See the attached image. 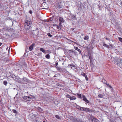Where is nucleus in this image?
<instances>
[{
	"label": "nucleus",
	"instance_id": "f257e3e1",
	"mask_svg": "<svg viewBox=\"0 0 122 122\" xmlns=\"http://www.w3.org/2000/svg\"><path fill=\"white\" fill-rule=\"evenodd\" d=\"M25 29L29 30L31 27L32 23L30 18L27 17L25 20Z\"/></svg>",
	"mask_w": 122,
	"mask_h": 122
},
{
	"label": "nucleus",
	"instance_id": "f03ea898",
	"mask_svg": "<svg viewBox=\"0 0 122 122\" xmlns=\"http://www.w3.org/2000/svg\"><path fill=\"white\" fill-rule=\"evenodd\" d=\"M67 54L69 56L71 57L77 55V53L75 50L73 49L67 50Z\"/></svg>",
	"mask_w": 122,
	"mask_h": 122
},
{
	"label": "nucleus",
	"instance_id": "7ed1b4c3",
	"mask_svg": "<svg viewBox=\"0 0 122 122\" xmlns=\"http://www.w3.org/2000/svg\"><path fill=\"white\" fill-rule=\"evenodd\" d=\"M121 59L116 58L114 60L115 64L120 68L122 67V63Z\"/></svg>",
	"mask_w": 122,
	"mask_h": 122
},
{
	"label": "nucleus",
	"instance_id": "20e7f679",
	"mask_svg": "<svg viewBox=\"0 0 122 122\" xmlns=\"http://www.w3.org/2000/svg\"><path fill=\"white\" fill-rule=\"evenodd\" d=\"M22 98L24 99L27 101H30L34 100L35 99V97H34L32 95L29 96H22Z\"/></svg>",
	"mask_w": 122,
	"mask_h": 122
},
{
	"label": "nucleus",
	"instance_id": "39448f33",
	"mask_svg": "<svg viewBox=\"0 0 122 122\" xmlns=\"http://www.w3.org/2000/svg\"><path fill=\"white\" fill-rule=\"evenodd\" d=\"M77 7L79 11H81L83 10L84 8V6L82 3L81 2H79L77 5Z\"/></svg>",
	"mask_w": 122,
	"mask_h": 122
},
{
	"label": "nucleus",
	"instance_id": "423d86ee",
	"mask_svg": "<svg viewBox=\"0 0 122 122\" xmlns=\"http://www.w3.org/2000/svg\"><path fill=\"white\" fill-rule=\"evenodd\" d=\"M81 110L83 111L88 112L90 113L92 112H93V111L91 109L83 107H81Z\"/></svg>",
	"mask_w": 122,
	"mask_h": 122
},
{
	"label": "nucleus",
	"instance_id": "0eeeda50",
	"mask_svg": "<svg viewBox=\"0 0 122 122\" xmlns=\"http://www.w3.org/2000/svg\"><path fill=\"white\" fill-rule=\"evenodd\" d=\"M29 80L27 78L24 77L21 79L20 83H21L27 84V82H29Z\"/></svg>",
	"mask_w": 122,
	"mask_h": 122
},
{
	"label": "nucleus",
	"instance_id": "6e6552de",
	"mask_svg": "<svg viewBox=\"0 0 122 122\" xmlns=\"http://www.w3.org/2000/svg\"><path fill=\"white\" fill-rule=\"evenodd\" d=\"M19 66L20 69L23 70L24 68H26L27 67V65L26 63H25L22 65H19Z\"/></svg>",
	"mask_w": 122,
	"mask_h": 122
},
{
	"label": "nucleus",
	"instance_id": "1a4fd4ad",
	"mask_svg": "<svg viewBox=\"0 0 122 122\" xmlns=\"http://www.w3.org/2000/svg\"><path fill=\"white\" fill-rule=\"evenodd\" d=\"M59 20L60 22L59 24V25L60 26H61L62 25H61V24L63 23L64 22V19L61 17H60Z\"/></svg>",
	"mask_w": 122,
	"mask_h": 122
},
{
	"label": "nucleus",
	"instance_id": "9d476101",
	"mask_svg": "<svg viewBox=\"0 0 122 122\" xmlns=\"http://www.w3.org/2000/svg\"><path fill=\"white\" fill-rule=\"evenodd\" d=\"M14 80L15 81L19 82H20V81L21 80V78L18 76H16L15 75Z\"/></svg>",
	"mask_w": 122,
	"mask_h": 122
},
{
	"label": "nucleus",
	"instance_id": "9b49d317",
	"mask_svg": "<svg viewBox=\"0 0 122 122\" xmlns=\"http://www.w3.org/2000/svg\"><path fill=\"white\" fill-rule=\"evenodd\" d=\"M88 56L90 62H92L93 60V58L90 52H88Z\"/></svg>",
	"mask_w": 122,
	"mask_h": 122
},
{
	"label": "nucleus",
	"instance_id": "f8f14e48",
	"mask_svg": "<svg viewBox=\"0 0 122 122\" xmlns=\"http://www.w3.org/2000/svg\"><path fill=\"white\" fill-rule=\"evenodd\" d=\"M82 98L83 100L85 102L87 103H89V101L87 99L85 96L83 95H82Z\"/></svg>",
	"mask_w": 122,
	"mask_h": 122
},
{
	"label": "nucleus",
	"instance_id": "ddd939ff",
	"mask_svg": "<svg viewBox=\"0 0 122 122\" xmlns=\"http://www.w3.org/2000/svg\"><path fill=\"white\" fill-rule=\"evenodd\" d=\"M57 7L60 8H62L63 7V6L62 5L61 2H58L57 5Z\"/></svg>",
	"mask_w": 122,
	"mask_h": 122
},
{
	"label": "nucleus",
	"instance_id": "4468645a",
	"mask_svg": "<svg viewBox=\"0 0 122 122\" xmlns=\"http://www.w3.org/2000/svg\"><path fill=\"white\" fill-rule=\"evenodd\" d=\"M35 45V44L33 43L30 46L29 48V50L30 51H31L32 50L33 47L34 46V45Z\"/></svg>",
	"mask_w": 122,
	"mask_h": 122
},
{
	"label": "nucleus",
	"instance_id": "2eb2a0df",
	"mask_svg": "<svg viewBox=\"0 0 122 122\" xmlns=\"http://www.w3.org/2000/svg\"><path fill=\"white\" fill-rule=\"evenodd\" d=\"M103 45L104 46H105L106 47H107L108 49L111 48L109 46L107 45L104 42L103 43Z\"/></svg>",
	"mask_w": 122,
	"mask_h": 122
},
{
	"label": "nucleus",
	"instance_id": "dca6fc26",
	"mask_svg": "<svg viewBox=\"0 0 122 122\" xmlns=\"http://www.w3.org/2000/svg\"><path fill=\"white\" fill-rule=\"evenodd\" d=\"M74 48L75 50L77 51H78L79 54H81V50L80 49H79L77 47L75 46L74 47Z\"/></svg>",
	"mask_w": 122,
	"mask_h": 122
},
{
	"label": "nucleus",
	"instance_id": "f3484780",
	"mask_svg": "<svg viewBox=\"0 0 122 122\" xmlns=\"http://www.w3.org/2000/svg\"><path fill=\"white\" fill-rule=\"evenodd\" d=\"M92 122H100V121L96 118H93L92 120Z\"/></svg>",
	"mask_w": 122,
	"mask_h": 122
},
{
	"label": "nucleus",
	"instance_id": "a211bd4d",
	"mask_svg": "<svg viewBox=\"0 0 122 122\" xmlns=\"http://www.w3.org/2000/svg\"><path fill=\"white\" fill-rule=\"evenodd\" d=\"M14 76L15 75H12V76H10L8 77V79H10L11 80H12L13 79H14Z\"/></svg>",
	"mask_w": 122,
	"mask_h": 122
},
{
	"label": "nucleus",
	"instance_id": "6ab92c4d",
	"mask_svg": "<svg viewBox=\"0 0 122 122\" xmlns=\"http://www.w3.org/2000/svg\"><path fill=\"white\" fill-rule=\"evenodd\" d=\"M33 34L35 35H38V33L37 30H34L33 32Z\"/></svg>",
	"mask_w": 122,
	"mask_h": 122
},
{
	"label": "nucleus",
	"instance_id": "aec40b11",
	"mask_svg": "<svg viewBox=\"0 0 122 122\" xmlns=\"http://www.w3.org/2000/svg\"><path fill=\"white\" fill-rule=\"evenodd\" d=\"M106 85L107 86L109 87L111 89V91L112 90H113V88L110 85H109V84L107 83H106Z\"/></svg>",
	"mask_w": 122,
	"mask_h": 122
},
{
	"label": "nucleus",
	"instance_id": "412c9836",
	"mask_svg": "<svg viewBox=\"0 0 122 122\" xmlns=\"http://www.w3.org/2000/svg\"><path fill=\"white\" fill-rule=\"evenodd\" d=\"M57 70L59 71H61L62 70V68H60L59 66H57L56 67Z\"/></svg>",
	"mask_w": 122,
	"mask_h": 122
},
{
	"label": "nucleus",
	"instance_id": "4be33fe9",
	"mask_svg": "<svg viewBox=\"0 0 122 122\" xmlns=\"http://www.w3.org/2000/svg\"><path fill=\"white\" fill-rule=\"evenodd\" d=\"M98 96L101 98H103L104 97V96L102 94H99L98 95Z\"/></svg>",
	"mask_w": 122,
	"mask_h": 122
},
{
	"label": "nucleus",
	"instance_id": "5701e85b",
	"mask_svg": "<svg viewBox=\"0 0 122 122\" xmlns=\"http://www.w3.org/2000/svg\"><path fill=\"white\" fill-rule=\"evenodd\" d=\"M40 50L43 52V53H44L45 52V50L43 48H41L40 49Z\"/></svg>",
	"mask_w": 122,
	"mask_h": 122
},
{
	"label": "nucleus",
	"instance_id": "b1692460",
	"mask_svg": "<svg viewBox=\"0 0 122 122\" xmlns=\"http://www.w3.org/2000/svg\"><path fill=\"white\" fill-rule=\"evenodd\" d=\"M70 99V100H75L76 99V98L74 96H73L72 97L71 96Z\"/></svg>",
	"mask_w": 122,
	"mask_h": 122
},
{
	"label": "nucleus",
	"instance_id": "393cba45",
	"mask_svg": "<svg viewBox=\"0 0 122 122\" xmlns=\"http://www.w3.org/2000/svg\"><path fill=\"white\" fill-rule=\"evenodd\" d=\"M12 111L14 113L16 114V115L18 114V112L15 110L13 109L12 110Z\"/></svg>",
	"mask_w": 122,
	"mask_h": 122
},
{
	"label": "nucleus",
	"instance_id": "a878e982",
	"mask_svg": "<svg viewBox=\"0 0 122 122\" xmlns=\"http://www.w3.org/2000/svg\"><path fill=\"white\" fill-rule=\"evenodd\" d=\"M45 57L46 58L49 59L50 58V56L49 54H48L46 55Z\"/></svg>",
	"mask_w": 122,
	"mask_h": 122
},
{
	"label": "nucleus",
	"instance_id": "bb28decb",
	"mask_svg": "<svg viewBox=\"0 0 122 122\" xmlns=\"http://www.w3.org/2000/svg\"><path fill=\"white\" fill-rule=\"evenodd\" d=\"M84 39L85 40H87L89 39V37L88 36H85Z\"/></svg>",
	"mask_w": 122,
	"mask_h": 122
},
{
	"label": "nucleus",
	"instance_id": "cd10ccee",
	"mask_svg": "<svg viewBox=\"0 0 122 122\" xmlns=\"http://www.w3.org/2000/svg\"><path fill=\"white\" fill-rule=\"evenodd\" d=\"M76 108L78 109L79 110H81V107L80 106L76 105Z\"/></svg>",
	"mask_w": 122,
	"mask_h": 122
},
{
	"label": "nucleus",
	"instance_id": "c85d7f7f",
	"mask_svg": "<svg viewBox=\"0 0 122 122\" xmlns=\"http://www.w3.org/2000/svg\"><path fill=\"white\" fill-rule=\"evenodd\" d=\"M55 116L57 119H58L60 120V119H61V118L60 117H59V116L58 115H56Z\"/></svg>",
	"mask_w": 122,
	"mask_h": 122
},
{
	"label": "nucleus",
	"instance_id": "c756f323",
	"mask_svg": "<svg viewBox=\"0 0 122 122\" xmlns=\"http://www.w3.org/2000/svg\"><path fill=\"white\" fill-rule=\"evenodd\" d=\"M102 81L105 84H106L107 83V81L104 79H103L102 80Z\"/></svg>",
	"mask_w": 122,
	"mask_h": 122
},
{
	"label": "nucleus",
	"instance_id": "7c9ffc66",
	"mask_svg": "<svg viewBox=\"0 0 122 122\" xmlns=\"http://www.w3.org/2000/svg\"><path fill=\"white\" fill-rule=\"evenodd\" d=\"M77 96H78L79 97V98H81V95L80 94H79L78 93H77Z\"/></svg>",
	"mask_w": 122,
	"mask_h": 122
},
{
	"label": "nucleus",
	"instance_id": "2f4dec72",
	"mask_svg": "<svg viewBox=\"0 0 122 122\" xmlns=\"http://www.w3.org/2000/svg\"><path fill=\"white\" fill-rule=\"evenodd\" d=\"M3 84L4 85H5L6 86L7 84V81H4L3 82Z\"/></svg>",
	"mask_w": 122,
	"mask_h": 122
},
{
	"label": "nucleus",
	"instance_id": "473e14b6",
	"mask_svg": "<svg viewBox=\"0 0 122 122\" xmlns=\"http://www.w3.org/2000/svg\"><path fill=\"white\" fill-rule=\"evenodd\" d=\"M76 17L74 15H72L71 16V18L73 20H75Z\"/></svg>",
	"mask_w": 122,
	"mask_h": 122
},
{
	"label": "nucleus",
	"instance_id": "72a5a7b5",
	"mask_svg": "<svg viewBox=\"0 0 122 122\" xmlns=\"http://www.w3.org/2000/svg\"><path fill=\"white\" fill-rule=\"evenodd\" d=\"M71 97V96L68 94H67L66 95V97L69 98L70 99Z\"/></svg>",
	"mask_w": 122,
	"mask_h": 122
},
{
	"label": "nucleus",
	"instance_id": "f704fd0d",
	"mask_svg": "<svg viewBox=\"0 0 122 122\" xmlns=\"http://www.w3.org/2000/svg\"><path fill=\"white\" fill-rule=\"evenodd\" d=\"M118 38L119 40L122 43V38L120 37H118Z\"/></svg>",
	"mask_w": 122,
	"mask_h": 122
},
{
	"label": "nucleus",
	"instance_id": "c9c22d12",
	"mask_svg": "<svg viewBox=\"0 0 122 122\" xmlns=\"http://www.w3.org/2000/svg\"><path fill=\"white\" fill-rule=\"evenodd\" d=\"M47 35L48 36L50 37H51L52 36V35L50 33H48L47 34Z\"/></svg>",
	"mask_w": 122,
	"mask_h": 122
},
{
	"label": "nucleus",
	"instance_id": "e433bc0d",
	"mask_svg": "<svg viewBox=\"0 0 122 122\" xmlns=\"http://www.w3.org/2000/svg\"><path fill=\"white\" fill-rule=\"evenodd\" d=\"M33 122H39V121H38L37 119V118L36 119H34L33 120Z\"/></svg>",
	"mask_w": 122,
	"mask_h": 122
},
{
	"label": "nucleus",
	"instance_id": "4c0bfd02",
	"mask_svg": "<svg viewBox=\"0 0 122 122\" xmlns=\"http://www.w3.org/2000/svg\"><path fill=\"white\" fill-rule=\"evenodd\" d=\"M37 108L38 110H39L40 111H42V109L40 107H38Z\"/></svg>",
	"mask_w": 122,
	"mask_h": 122
},
{
	"label": "nucleus",
	"instance_id": "58836bf2",
	"mask_svg": "<svg viewBox=\"0 0 122 122\" xmlns=\"http://www.w3.org/2000/svg\"><path fill=\"white\" fill-rule=\"evenodd\" d=\"M56 28L57 29L60 30L61 29V28L60 27V26L59 25V26L58 25H56Z\"/></svg>",
	"mask_w": 122,
	"mask_h": 122
},
{
	"label": "nucleus",
	"instance_id": "ea45409f",
	"mask_svg": "<svg viewBox=\"0 0 122 122\" xmlns=\"http://www.w3.org/2000/svg\"><path fill=\"white\" fill-rule=\"evenodd\" d=\"M71 66L73 67H74L75 68L76 66L74 65L72 63H71Z\"/></svg>",
	"mask_w": 122,
	"mask_h": 122
},
{
	"label": "nucleus",
	"instance_id": "a19ab883",
	"mask_svg": "<svg viewBox=\"0 0 122 122\" xmlns=\"http://www.w3.org/2000/svg\"><path fill=\"white\" fill-rule=\"evenodd\" d=\"M82 75L85 77H86L87 76V75L85 73H83V74H82Z\"/></svg>",
	"mask_w": 122,
	"mask_h": 122
},
{
	"label": "nucleus",
	"instance_id": "79ce46f5",
	"mask_svg": "<svg viewBox=\"0 0 122 122\" xmlns=\"http://www.w3.org/2000/svg\"><path fill=\"white\" fill-rule=\"evenodd\" d=\"M106 8L108 10H109V6L108 5H107L106 7Z\"/></svg>",
	"mask_w": 122,
	"mask_h": 122
},
{
	"label": "nucleus",
	"instance_id": "37998d69",
	"mask_svg": "<svg viewBox=\"0 0 122 122\" xmlns=\"http://www.w3.org/2000/svg\"><path fill=\"white\" fill-rule=\"evenodd\" d=\"M68 41H69V42H70L71 43H74V42L73 41H71V40H68Z\"/></svg>",
	"mask_w": 122,
	"mask_h": 122
},
{
	"label": "nucleus",
	"instance_id": "c03bdc74",
	"mask_svg": "<svg viewBox=\"0 0 122 122\" xmlns=\"http://www.w3.org/2000/svg\"><path fill=\"white\" fill-rule=\"evenodd\" d=\"M29 13L30 14H31L32 13V12L31 10H30L29 11Z\"/></svg>",
	"mask_w": 122,
	"mask_h": 122
},
{
	"label": "nucleus",
	"instance_id": "a18cd8bd",
	"mask_svg": "<svg viewBox=\"0 0 122 122\" xmlns=\"http://www.w3.org/2000/svg\"><path fill=\"white\" fill-rule=\"evenodd\" d=\"M109 46L110 47H113V46L111 44H110Z\"/></svg>",
	"mask_w": 122,
	"mask_h": 122
},
{
	"label": "nucleus",
	"instance_id": "49530a36",
	"mask_svg": "<svg viewBox=\"0 0 122 122\" xmlns=\"http://www.w3.org/2000/svg\"><path fill=\"white\" fill-rule=\"evenodd\" d=\"M85 78L86 80L87 81L88 80V78L87 77V76L86 77H85Z\"/></svg>",
	"mask_w": 122,
	"mask_h": 122
},
{
	"label": "nucleus",
	"instance_id": "de8ad7c7",
	"mask_svg": "<svg viewBox=\"0 0 122 122\" xmlns=\"http://www.w3.org/2000/svg\"><path fill=\"white\" fill-rule=\"evenodd\" d=\"M58 63L57 62H56V64H55V65H56V67L57 66H56L58 65Z\"/></svg>",
	"mask_w": 122,
	"mask_h": 122
},
{
	"label": "nucleus",
	"instance_id": "09e8293b",
	"mask_svg": "<svg viewBox=\"0 0 122 122\" xmlns=\"http://www.w3.org/2000/svg\"><path fill=\"white\" fill-rule=\"evenodd\" d=\"M71 64H69L68 65V67H70L71 66Z\"/></svg>",
	"mask_w": 122,
	"mask_h": 122
},
{
	"label": "nucleus",
	"instance_id": "8fccbe9b",
	"mask_svg": "<svg viewBox=\"0 0 122 122\" xmlns=\"http://www.w3.org/2000/svg\"><path fill=\"white\" fill-rule=\"evenodd\" d=\"M97 5L98 7L99 8H100V5Z\"/></svg>",
	"mask_w": 122,
	"mask_h": 122
},
{
	"label": "nucleus",
	"instance_id": "3c124183",
	"mask_svg": "<svg viewBox=\"0 0 122 122\" xmlns=\"http://www.w3.org/2000/svg\"><path fill=\"white\" fill-rule=\"evenodd\" d=\"M81 35L82 36H83L84 35V34L83 33H82L81 34Z\"/></svg>",
	"mask_w": 122,
	"mask_h": 122
},
{
	"label": "nucleus",
	"instance_id": "603ef678",
	"mask_svg": "<svg viewBox=\"0 0 122 122\" xmlns=\"http://www.w3.org/2000/svg\"><path fill=\"white\" fill-rule=\"evenodd\" d=\"M109 39V38H106V40H108V39Z\"/></svg>",
	"mask_w": 122,
	"mask_h": 122
},
{
	"label": "nucleus",
	"instance_id": "864d4df0",
	"mask_svg": "<svg viewBox=\"0 0 122 122\" xmlns=\"http://www.w3.org/2000/svg\"><path fill=\"white\" fill-rule=\"evenodd\" d=\"M2 43L1 42H0V46L1 45H2Z\"/></svg>",
	"mask_w": 122,
	"mask_h": 122
},
{
	"label": "nucleus",
	"instance_id": "5fc2aeb1",
	"mask_svg": "<svg viewBox=\"0 0 122 122\" xmlns=\"http://www.w3.org/2000/svg\"><path fill=\"white\" fill-rule=\"evenodd\" d=\"M1 5L0 3V7L1 8Z\"/></svg>",
	"mask_w": 122,
	"mask_h": 122
},
{
	"label": "nucleus",
	"instance_id": "6e6d98bb",
	"mask_svg": "<svg viewBox=\"0 0 122 122\" xmlns=\"http://www.w3.org/2000/svg\"><path fill=\"white\" fill-rule=\"evenodd\" d=\"M54 77H57V76L56 75H55L54 76Z\"/></svg>",
	"mask_w": 122,
	"mask_h": 122
},
{
	"label": "nucleus",
	"instance_id": "4d7b16f0",
	"mask_svg": "<svg viewBox=\"0 0 122 122\" xmlns=\"http://www.w3.org/2000/svg\"><path fill=\"white\" fill-rule=\"evenodd\" d=\"M71 69H72V67H71Z\"/></svg>",
	"mask_w": 122,
	"mask_h": 122
},
{
	"label": "nucleus",
	"instance_id": "13d9d810",
	"mask_svg": "<svg viewBox=\"0 0 122 122\" xmlns=\"http://www.w3.org/2000/svg\"><path fill=\"white\" fill-rule=\"evenodd\" d=\"M98 2H100V1H98Z\"/></svg>",
	"mask_w": 122,
	"mask_h": 122
},
{
	"label": "nucleus",
	"instance_id": "bf43d9fd",
	"mask_svg": "<svg viewBox=\"0 0 122 122\" xmlns=\"http://www.w3.org/2000/svg\"><path fill=\"white\" fill-rule=\"evenodd\" d=\"M38 29V28H36V30H37Z\"/></svg>",
	"mask_w": 122,
	"mask_h": 122
},
{
	"label": "nucleus",
	"instance_id": "052dcab7",
	"mask_svg": "<svg viewBox=\"0 0 122 122\" xmlns=\"http://www.w3.org/2000/svg\"><path fill=\"white\" fill-rule=\"evenodd\" d=\"M11 111V109H10V111Z\"/></svg>",
	"mask_w": 122,
	"mask_h": 122
},
{
	"label": "nucleus",
	"instance_id": "680f3d73",
	"mask_svg": "<svg viewBox=\"0 0 122 122\" xmlns=\"http://www.w3.org/2000/svg\"><path fill=\"white\" fill-rule=\"evenodd\" d=\"M15 89V88H14V89Z\"/></svg>",
	"mask_w": 122,
	"mask_h": 122
}]
</instances>
